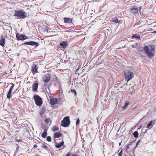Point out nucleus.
<instances>
[{
	"mask_svg": "<svg viewBox=\"0 0 156 156\" xmlns=\"http://www.w3.org/2000/svg\"><path fill=\"white\" fill-rule=\"evenodd\" d=\"M45 112V109L44 108H43L42 110L40 111V115H42Z\"/></svg>",
	"mask_w": 156,
	"mask_h": 156,
	"instance_id": "obj_20",
	"label": "nucleus"
},
{
	"mask_svg": "<svg viewBox=\"0 0 156 156\" xmlns=\"http://www.w3.org/2000/svg\"><path fill=\"white\" fill-rule=\"evenodd\" d=\"M55 146L56 148H60L61 146L60 144H56Z\"/></svg>",
	"mask_w": 156,
	"mask_h": 156,
	"instance_id": "obj_31",
	"label": "nucleus"
},
{
	"mask_svg": "<svg viewBox=\"0 0 156 156\" xmlns=\"http://www.w3.org/2000/svg\"><path fill=\"white\" fill-rule=\"evenodd\" d=\"M130 12L132 13H136L138 12V8L133 7L130 9Z\"/></svg>",
	"mask_w": 156,
	"mask_h": 156,
	"instance_id": "obj_11",
	"label": "nucleus"
},
{
	"mask_svg": "<svg viewBox=\"0 0 156 156\" xmlns=\"http://www.w3.org/2000/svg\"><path fill=\"white\" fill-rule=\"evenodd\" d=\"M124 74L125 78L127 82L132 79L134 76V74L129 70H126L124 72Z\"/></svg>",
	"mask_w": 156,
	"mask_h": 156,
	"instance_id": "obj_3",
	"label": "nucleus"
},
{
	"mask_svg": "<svg viewBox=\"0 0 156 156\" xmlns=\"http://www.w3.org/2000/svg\"><path fill=\"white\" fill-rule=\"evenodd\" d=\"M50 79V76L49 74H46L43 78V80L44 82H48Z\"/></svg>",
	"mask_w": 156,
	"mask_h": 156,
	"instance_id": "obj_8",
	"label": "nucleus"
},
{
	"mask_svg": "<svg viewBox=\"0 0 156 156\" xmlns=\"http://www.w3.org/2000/svg\"><path fill=\"white\" fill-rule=\"evenodd\" d=\"M152 121H151L148 124L147 126V127L148 128H150V127L151 126L152 124Z\"/></svg>",
	"mask_w": 156,
	"mask_h": 156,
	"instance_id": "obj_23",
	"label": "nucleus"
},
{
	"mask_svg": "<svg viewBox=\"0 0 156 156\" xmlns=\"http://www.w3.org/2000/svg\"><path fill=\"white\" fill-rule=\"evenodd\" d=\"M44 121L45 122L47 123H48L50 122V120L49 118H46L45 119Z\"/></svg>",
	"mask_w": 156,
	"mask_h": 156,
	"instance_id": "obj_24",
	"label": "nucleus"
},
{
	"mask_svg": "<svg viewBox=\"0 0 156 156\" xmlns=\"http://www.w3.org/2000/svg\"><path fill=\"white\" fill-rule=\"evenodd\" d=\"M34 98L36 105L39 107L41 106L43 103L42 99L37 95H35Z\"/></svg>",
	"mask_w": 156,
	"mask_h": 156,
	"instance_id": "obj_4",
	"label": "nucleus"
},
{
	"mask_svg": "<svg viewBox=\"0 0 156 156\" xmlns=\"http://www.w3.org/2000/svg\"><path fill=\"white\" fill-rule=\"evenodd\" d=\"M37 147V146L36 144L34 145L33 146V147L34 148H36Z\"/></svg>",
	"mask_w": 156,
	"mask_h": 156,
	"instance_id": "obj_37",
	"label": "nucleus"
},
{
	"mask_svg": "<svg viewBox=\"0 0 156 156\" xmlns=\"http://www.w3.org/2000/svg\"><path fill=\"white\" fill-rule=\"evenodd\" d=\"M71 92L73 93H74V95H76V90L74 89H71Z\"/></svg>",
	"mask_w": 156,
	"mask_h": 156,
	"instance_id": "obj_26",
	"label": "nucleus"
},
{
	"mask_svg": "<svg viewBox=\"0 0 156 156\" xmlns=\"http://www.w3.org/2000/svg\"><path fill=\"white\" fill-rule=\"evenodd\" d=\"M132 47L133 48H136V46L135 45H132Z\"/></svg>",
	"mask_w": 156,
	"mask_h": 156,
	"instance_id": "obj_38",
	"label": "nucleus"
},
{
	"mask_svg": "<svg viewBox=\"0 0 156 156\" xmlns=\"http://www.w3.org/2000/svg\"><path fill=\"white\" fill-rule=\"evenodd\" d=\"M62 146L63 145L64 142L63 141H62L60 143H59Z\"/></svg>",
	"mask_w": 156,
	"mask_h": 156,
	"instance_id": "obj_34",
	"label": "nucleus"
},
{
	"mask_svg": "<svg viewBox=\"0 0 156 156\" xmlns=\"http://www.w3.org/2000/svg\"><path fill=\"white\" fill-rule=\"evenodd\" d=\"M47 130L46 129H45L44 131L41 134L42 136L44 138H45L47 136Z\"/></svg>",
	"mask_w": 156,
	"mask_h": 156,
	"instance_id": "obj_16",
	"label": "nucleus"
},
{
	"mask_svg": "<svg viewBox=\"0 0 156 156\" xmlns=\"http://www.w3.org/2000/svg\"><path fill=\"white\" fill-rule=\"evenodd\" d=\"M142 6H140L139 7V10L140 12V14H141L140 10H141V9H142Z\"/></svg>",
	"mask_w": 156,
	"mask_h": 156,
	"instance_id": "obj_36",
	"label": "nucleus"
},
{
	"mask_svg": "<svg viewBox=\"0 0 156 156\" xmlns=\"http://www.w3.org/2000/svg\"><path fill=\"white\" fill-rule=\"evenodd\" d=\"M5 38L4 37H2V39L0 41V45L2 46H4L5 44Z\"/></svg>",
	"mask_w": 156,
	"mask_h": 156,
	"instance_id": "obj_15",
	"label": "nucleus"
},
{
	"mask_svg": "<svg viewBox=\"0 0 156 156\" xmlns=\"http://www.w3.org/2000/svg\"><path fill=\"white\" fill-rule=\"evenodd\" d=\"M51 136H48L47 137V140L48 141H51Z\"/></svg>",
	"mask_w": 156,
	"mask_h": 156,
	"instance_id": "obj_29",
	"label": "nucleus"
},
{
	"mask_svg": "<svg viewBox=\"0 0 156 156\" xmlns=\"http://www.w3.org/2000/svg\"><path fill=\"white\" fill-rule=\"evenodd\" d=\"M133 135L134 137L135 138H137L138 137V133L137 131H135L133 133Z\"/></svg>",
	"mask_w": 156,
	"mask_h": 156,
	"instance_id": "obj_21",
	"label": "nucleus"
},
{
	"mask_svg": "<svg viewBox=\"0 0 156 156\" xmlns=\"http://www.w3.org/2000/svg\"><path fill=\"white\" fill-rule=\"evenodd\" d=\"M140 141H141V140H140L138 142L139 143L140 142Z\"/></svg>",
	"mask_w": 156,
	"mask_h": 156,
	"instance_id": "obj_41",
	"label": "nucleus"
},
{
	"mask_svg": "<svg viewBox=\"0 0 156 156\" xmlns=\"http://www.w3.org/2000/svg\"><path fill=\"white\" fill-rule=\"evenodd\" d=\"M144 50L145 54L149 57H151L154 55V46L153 45H151L149 48L147 46H146L144 47Z\"/></svg>",
	"mask_w": 156,
	"mask_h": 156,
	"instance_id": "obj_1",
	"label": "nucleus"
},
{
	"mask_svg": "<svg viewBox=\"0 0 156 156\" xmlns=\"http://www.w3.org/2000/svg\"><path fill=\"white\" fill-rule=\"evenodd\" d=\"M70 123V121L69 116L65 117L61 122L62 126L66 127L68 126Z\"/></svg>",
	"mask_w": 156,
	"mask_h": 156,
	"instance_id": "obj_5",
	"label": "nucleus"
},
{
	"mask_svg": "<svg viewBox=\"0 0 156 156\" xmlns=\"http://www.w3.org/2000/svg\"><path fill=\"white\" fill-rule=\"evenodd\" d=\"M80 122V120L79 119H77L76 121V125H77L79 124Z\"/></svg>",
	"mask_w": 156,
	"mask_h": 156,
	"instance_id": "obj_33",
	"label": "nucleus"
},
{
	"mask_svg": "<svg viewBox=\"0 0 156 156\" xmlns=\"http://www.w3.org/2000/svg\"><path fill=\"white\" fill-rule=\"evenodd\" d=\"M58 102V100L56 98H52L50 99V104L51 105H54L56 104Z\"/></svg>",
	"mask_w": 156,
	"mask_h": 156,
	"instance_id": "obj_10",
	"label": "nucleus"
},
{
	"mask_svg": "<svg viewBox=\"0 0 156 156\" xmlns=\"http://www.w3.org/2000/svg\"><path fill=\"white\" fill-rule=\"evenodd\" d=\"M58 130V128H57L56 126H54L53 129V131H55Z\"/></svg>",
	"mask_w": 156,
	"mask_h": 156,
	"instance_id": "obj_30",
	"label": "nucleus"
},
{
	"mask_svg": "<svg viewBox=\"0 0 156 156\" xmlns=\"http://www.w3.org/2000/svg\"><path fill=\"white\" fill-rule=\"evenodd\" d=\"M25 14V12H23L22 10L20 11H15L14 16H15L16 18L17 19H23L26 17Z\"/></svg>",
	"mask_w": 156,
	"mask_h": 156,
	"instance_id": "obj_2",
	"label": "nucleus"
},
{
	"mask_svg": "<svg viewBox=\"0 0 156 156\" xmlns=\"http://www.w3.org/2000/svg\"><path fill=\"white\" fill-rule=\"evenodd\" d=\"M132 38H135L140 40V36L138 35L137 34H135L132 37Z\"/></svg>",
	"mask_w": 156,
	"mask_h": 156,
	"instance_id": "obj_22",
	"label": "nucleus"
},
{
	"mask_svg": "<svg viewBox=\"0 0 156 156\" xmlns=\"http://www.w3.org/2000/svg\"><path fill=\"white\" fill-rule=\"evenodd\" d=\"M60 46L63 48H66L68 46V44L65 41H63L60 44Z\"/></svg>",
	"mask_w": 156,
	"mask_h": 156,
	"instance_id": "obj_13",
	"label": "nucleus"
},
{
	"mask_svg": "<svg viewBox=\"0 0 156 156\" xmlns=\"http://www.w3.org/2000/svg\"><path fill=\"white\" fill-rule=\"evenodd\" d=\"M152 33H156V30L152 32Z\"/></svg>",
	"mask_w": 156,
	"mask_h": 156,
	"instance_id": "obj_40",
	"label": "nucleus"
},
{
	"mask_svg": "<svg viewBox=\"0 0 156 156\" xmlns=\"http://www.w3.org/2000/svg\"><path fill=\"white\" fill-rule=\"evenodd\" d=\"M16 37L18 40H23L27 39L26 36L25 35H20L19 34H16Z\"/></svg>",
	"mask_w": 156,
	"mask_h": 156,
	"instance_id": "obj_7",
	"label": "nucleus"
},
{
	"mask_svg": "<svg viewBox=\"0 0 156 156\" xmlns=\"http://www.w3.org/2000/svg\"><path fill=\"white\" fill-rule=\"evenodd\" d=\"M129 104L128 103H126L125 105L123 107L122 109H125L128 106Z\"/></svg>",
	"mask_w": 156,
	"mask_h": 156,
	"instance_id": "obj_28",
	"label": "nucleus"
},
{
	"mask_svg": "<svg viewBox=\"0 0 156 156\" xmlns=\"http://www.w3.org/2000/svg\"><path fill=\"white\" fill-rule=\"evenodd\" d=\"M70 153L69 152L67 154H66V155L65 156H70Z\"/></svg>",
	"mask_w": 156,
	"mask_h": 156,
	"instance_id": "obj_35",
	"label": "nucleus"
},
{
	"mask_svg": "<svg viewBox=\"0 0 156 156\" xmlns=\"http://www.w3.org/2000/svg\"><path fill=\"white\" fill-rule=\"evenodd\" d=\"M31 70L34 74H35L36 73L38 72L37 68V66L36 65L34 64L33 65L32 67Z\"/></svg>",
	"mask_w": 156,
	"mask_h": 156,
	"instance_id": "obj_9",
	"label": "nucleus"
},
{
	"mask_svg": "<svg viewBox=\"0 0 156 156\" xmlns=\"http://www.w3.org/2000/svg\"><path fill=\"white\" fill-rule=\"evenodd\" d=\"M38 86V84L37 83H34L32 86V90L33 91H36L37 90V89Z\"/></svg>",
	"mask_w": 156,
	"mask_h": 156,
	"instance_id": "obj_14",
	"label": "nucleus"
},
{
	"mask_svg": "<svg viewBox=\"0 0 156 156\" xmlns=\"http://www.w3.org/2000/svg\"><path fill=\"white\" fill-rule=\"evenodd\" d=\"M41 147H43L46 150H48L49 149V148L47 146L46 144L44 143H41Z\"/></svg>",
	"mask_w": 156,
	"mask_h": 156,
	"instance_id": "obj_17",
	"label": "nucleus"
},
{
	"mask_svg": "<svg viewBox=\"0 0 156 156\" xmlns=\"http://www.w3.org/2000/svg\"><path fill=\"white\" fill-rule=\"evenodd\" d=\"M11 93H12V91L9 90V92L8 93L7 95V98H8L9 99L12 96V95L11 94Z\"/></svg>",
	"mask_w": 156,
	"mask_h": 156,
	"instance_id": "obj_19",
	"label": "nucleus"
},
{
	"mask_svg": "<svg viewBox=\"0 0 156 156\" xmlns=\"http://www.w3.org/2000/svg\"><path fill=\"white\" fill-rule=\"evenodd\" d=\"M73 19H70L69 18L65 17L64 18V20L65 23H68L69 24L72 23Z\"/></svg>",
	"mask_w": 156,
	"mask_h": 156,
	"instance_id": "obj_12",
	"label": "nucleus"
},
{
	"mask_svg": "<svg viewBox=\"0 0 156 156\" xmlns=\"http://www.w3.org/2000/svg\"><path fill=\"white\" fill-rule=\"evenodd\" d=\"M119 145H120V143H119Z\"/></svg>",
	"mask_w": 156,
	"mask_h": 156,
	"instance_id": "obj_43",
	"label": "nucleus"
},
{
	"mask_svg": "<svg viewBox=\"0 0 156 156\" xmlns=\"http://www.w3.org/2000/svg\"><path fill=\"white\" fill-rule=\"evenodd\" d=\"M139 143L137 142V143H136V146H137V145H138L139 144Z\"/></svg>",
	"mask_w": 156,
	"mask_h": 156,
	"instance_id": "obj_39",
	"label": "nucleus"
},
{
	"mask_svg": "<svg viewBox=\"0 0 156 156\" xmlns=\"http://www.w3.org/2000/svg\"><path fill=\"white\" fill-rule=\"evenodd\" d=\"M11 84L12 85V86L11 87H10V89H9V90H11V91H12V90L13 89V87L14 86V84H13L12 83H11Z\"/></svg>",
	"mask_w": 156,
	"mask_h": 156,
	"instance_id": "obj_27",
	"label": "nucleus"
},
{
	"mask_svg": "<svg viewBox=\"0 0 156 156\" xmlns=\"http://www.w3.org/2000/svg\"><path fill=\"white\" fill-rule=\"evenodd\" d=\"M72 156H76V155H73Z\"/></svg>",
	"mask_w": 156,
	"mask_h": 156,
	"instance_id": "obj_42",
	"label": "nucleus"
},
{
	"mask_svg": "<svg viewBox=\"0 0 156 156\" xmlns=\"http://www.w3.org/2000/svg\"><path fill=\"white\" fill-rule=\"evenodd\" d=\"M122 150L120 152H119V154L118 156H122Z\"/></svg>",
	"mask_w": 156,
	"mask_h": 156,
	"instance_id": "obj_32",
	"label": "nucleus"
},
{
	"mask_svg": "<svg viewBox=\"0 0 156 156\" xmlns=\"http://www.w3.org/2000/svg\"><path fill=\"white\" fill-rule=\"evenodd\" d=\"M113 21L115 23H118V20L116 18H114L113 19Z\"/></svg>",
	"mask_w": 156,
	"mask_h": 156,
	"instance_id": "obj_25",
	"label": "nucleus"
},
{
	"mask_svg": "<svg viewBox=\"0 0 156 156\" xmlns=\"http://www.w3.org/2000/svg\"><path fill=\"white\" fill-rule=\"evenodd\" d=\"M24 44L33 46L35 47H36L39 45V44L37 43L35 41H28L25 42L24 43Z\"/></svg>",
	"mask_w": 156,
	"mask_h": 156,
	"instance_id": "obj_6",
	"label": "nucleus"
},
{
	"mask_svg": "<svg viewBox=\"0 0 156 156\" xmlns=\"http://www.w3.org/2000/svg\"><path fill=\"white\" fill-rule=\"evenodd\" d=\"M61 134L58 132H56L54 134V137L55 138H59L61 136Z\"/></svg>",
	"mask_w": 156,
	"mask_h": 156,
	"instance_id": "obj_18",
	"label": "nucleus"
}]
</instances>
